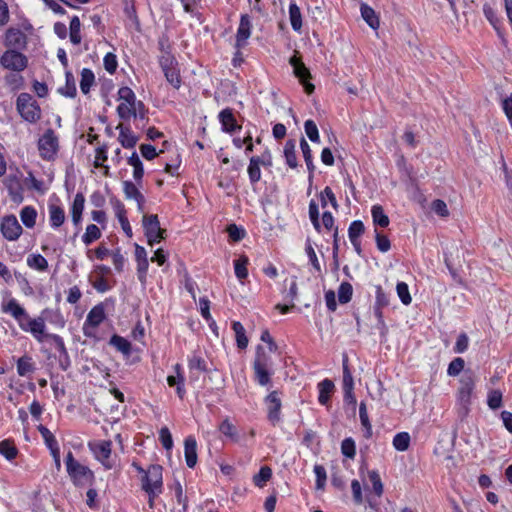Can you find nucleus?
Returning <instances> with one entry per match:
<instances>
[{
	"label": "nucleus",
	"instance_id": "nucleus-14",
	"mask_svg": "<svg viewBox=\"0 0 512 512\" xmlns=\"http://www.w3.org/2000/svg\"><path fill=\"white\" fill-rule=\"evenodd\" d=\"M267 409H268V418L269 420L275 424L280 419V410H281V399L278 395L277 391L271 392L265 399Z\"/></svg>",
	"mask_w": 512,
	"mask_h": 512
},
{
	"label": "nucleus",
	"instance_id": "nucleus-19",
	"mask_svg": "<svg viewBox=\"0 0 512 512\" xmlns=\"http://www.w3.org/2000/svg\"><path fill=\"white\" fill-rule=\"evenodd\" d=\"M67 472L75 483L79 484L83 481L89 480L92 477V472L79 462L67 468Z\"/></svg>",
	"mask_w": 512,
	"mask_h": 512
},
{
	"label": "nucleus",
	"instance_id": "nucleus-18",
	"mask_svg": "<svg viewBox=\"0 0 512 512\" xmlns=\"http://www.w3.org/2000/svg\"><path fill=\"white\" fill-rule=\"evenodd\" d=\"M184 455L187 466L193 468L197 463V442L192 436L184 441Z\"/></svg>",
	"mask_w": 512,
	"mask_h": 512
},
{
	"label": "nucleus",
	"instance_id": "nucleus-35",
	"mask_svg": "<svg viewBox=\"0 0 512 512\" xmlns=\"http://www.w3.org/2000/svg\"><path fill=\"white\" fill-rule=\"evenodd\" d=\"M249 260L246 256L242 255L234 261L235 275L239 280H243L248 276L247 265Z\"/></svg>",
	"mask_w": 512,
	"mask_h": 512
},
{
	"label": "nucleus",
	"instance_id": "nucleus-11",
	"mask_svg": "<svg viewBox=\"0 0 512 512\" xmlns=\"http://www.w3.org/2000/svg\"><path fill=\"white\" fill-rule=\"evenodd\" d=\"M0 228L3 236L10 241L16 240L22 232V227L14 215L3 217Z\"/></svg>",
	"mask_w": 512,
	"mask_h": 512
},
{
	"label": "nucleus",
	"instance_id": "nucleus-64",
	"mask_svg": "<svg viewBox=\"0 0 512 512\" xmlns=\"http://www.w3.org/2000/svg\"><path fill=\"white\" fill-rule=\"evenodd\" d=\"M432 210L441 217H446L449 214L446 203L440 199L433 201Z\"/></svg>",
	"mask_w": 512,
	"mask_h": 512
},
{
	"label": "nucleus",
	"instance_id": "nucleus-32",
	"mask_svg": "<svg viewBox=\"0 0 512 512\" xmlns=\"http://www.w3.org/2000/svg\"><path fill=\"white\" fill-rule=\"evenodd\" d=\"M232 329L236 336V342L239 349H245L248 345V338L245 335L244 326L238 322L234 321L232 323Z\"/></svg>",
	"mask_w": 512,
	"mask_h": 512
},
{
	"label": "nucleus",
	"instance_id": "nucleus-47",
	"mask_svg": "<svg viewBox=\"0 0 512 512\" xmlns=\"http://www.w3.org/2000/svg\"><path fill=\"white\" fill-rule=\"evenodd\" d=\"M353 293L352 285L348 282H344L340 285L338 290V298L340 303H348L351 300Z\"/></svg>",
	"mask_w": 512,
	"mask_h": 512
},
{
	"label": "nucleus",
	"instance_id": "nucleus-52",
	"mask_svg": "<svg viewBox=\"0 0 512 512\" xmlns=\"http://www.w3.org/2000/svg\"><path fill=\"white\" fill-rule=\"evenodd\" d=\"M304 129L307 137L312 142H318L319 141V131L318 128L313 120H307L304 123Z\"/></svg>",
	"mask_w": 512,
	"mask_h": 512
},
{
	"label": "nucleus",
	"instance_id": "nucleus-26",
	"mask_svg": "<svg viewBox=\"0 0 512 512\" xmlns=\"http://www.w3.org/2000/svg\"><path fill=\"white\" fill-rule=\"evenodd\" d=\"M295 148H296L295 140H288L285 143L284 156L286 159V163L290 168H296L298 165Z\"/></svg>",
	"mask_w": 512,
	"mask_h": 512
},
{
	"label": "nucleus",
	"instance_id": "nucleus-29",
	"mask_svg": "<svg viewBox=\"0 0 512 512\" xmlns=\"http://www.w3.org/2000/svg\"><path fill=\"white\" fill-rule=\"evenodd\" d=\"M49 217L52 227L57 228L60 227L65 220V212L64 210L56 205H51L49 207Z\"/></svg>",
	"mask_w": 512,
	"mask_h": 512
},
{
	"label": "nucleus",
	"instance_id": "nucleus-41",
	"mask_svg": "<svg viewBox=\"0 0 512 512\" xmlns=\"http://www.w3.org/2000/svg\"><path fill=\"white\" fill-rule=\"evenodd\" d=\"M289 17L291 26L294 30H300L302 26V19H301V13L299 7L292 3L289 6Z\"/></svg>",
	"mask_w": 512,
	"mask_h": 512
},
{
	"label": "nucleus",
	"instance_id": "nucleus-36",
	"mask_svg": "<svg viewBox=\"0 0 512 512\" xmlns=\"http://www.w3.org/2000/svg\"><path fill=\"white\" fill-rule=\"evenodd\" d=\"M110 344L125 355L131 352L130 342L119 335H113L110 339Z\"/></svg>",
	"mask_w": 512,
	"mask_h": 512
},
{
	"label": "nucleus",
	"instance_id": "nucleus-39",
	"mask_svg": "<svg viewBox=\"0 0 512 512\" xmlns=\"http://www.w3.org/2000/svg\"><path fill=\"white\" fill-rule=\"evenodd\" d=\"M0 454L11 461L17 456V448L10 440H3L0 442Z\"/></svg>",
	"mask_w": 512,
	"mask_h": 512
},
{
	"label": "nucleus",
	"instance_id": "nucleus-23",
	"mask_svg": "<svg viewBox=\"0 0 512 512\" xmlns=\"http://www.w3.org/2000/svg\"><path fill=\"white\" fill-rule=\"evenodd\" d=\"M117 129H119V141L124 148H133L138 138L131 132L128 127H124L123 125H118Z\"/></svg>",
	"mask_w": 512,
	"mask_h": 512
},
{
	"label": "nucleus",
	"instance_id": "nucleus-46",
	"mask_svg": "<svg viewBox=\"0 0 512 512\" xmlns=\"http://www.w3.org/2000/svg\"><path fill=\"white\" fill-rule=\"evenodd\" d=\"M272 470L268 466L261 467L258 474H256L253 478L254 484L258 487H263V485L271 478Z\"/></svg>",
	"mask_w": 512,
	"mask_h": 512
},
{
	"label": "nucleus",
	"instance_id": "nucleus-6",
	"mask_svg": "<svg viewBox=\"0 0 512 512\" xmlns=\"http://www.w3.org/2000/svg\"><path fill=\"white\" fill-rule=\"evenodd\" d=\"M143 227L148 244L153 246L166 237V230L160 227L157 215H149L143 217Z\"/></svg>",
	"mask_w": 512,
	"mask_h": 512
},
{
	"label": "nucleus",
	"instance_id": "nucleus-27",
	"mask_svg": "<svg viewBox=\"0 0 512 512\" xmlns=\"http://www.w3.org/2000/svg\"><path fill=\"white\" fill-rule=\"evenodd\" d=\"M361 15L373 30H377L379 28V19L376 16L375 11L367 4L361 5Z\"/></svg>",
	"mask_w": 512,
	"mask_h": 512
},
{
	"label": "nucleus",
	"instance_id": "nucleus-17",
	"mask_svg": "<svg viewBox=\"0 0 512 512\" xmlns=\"http://www.w3.org/2000/svg\"><path fill=\"white\" fill-rule=\"evenodd\" d=\"M219 121L224 132L233 133L237 129H241V126L237 124L233 111L230 108H226L219 113Z\"/></svg>",
	"mask_w": 512,
	"mask_h": 512
},
{
	"label": "nucleus",
	"instance_id": "nucleus-4",
	"mask_svg": "<svg viewBox=\"0 0 512 512\" xmlns=\"http://www.w3.org/2000/svg\"><path fill=\"white\" fill-rule=\"evenodd\" d=\"M271 365L270 357L264 352V349L261 346H258L256 358L253 363V369L255 379L261 386H265L270 382L271 373L269 372V368Z\"/></svg>",
	"mask_w": 512,
	"mask_h": 512
},
{
	"label": "nucleus",
	"instance_id": "nucleus-20",
	"mask_svg": "<svg viewBox=\"0 0 512 512\" xmlns=\"http://www.w3.org/2000/svg\"><path fill=\"white\" fill-rule=\"evenodd\" d=\"M334 383L330 379H324L318 384L319 397L318 401L321 405H327L331 394L334 391Z\"/></svg>",
	"mask_w": 512,
	"mask_h": 512
},
{
	"label": "nucleus",
	"instance_id": "nucleus-12",
	"mask_svg": "<svg viewBox=\"0 0 512 512\" xmlns=\"http://www.w3.org/2000/svg\"><path fill=\"white\" fill-rule=\"evenodd\" d=\"M290 64L293 67L294 74L301 83L304 85L305 91L308 94H311L314 91V85L307 83V79L310 78V72L304 65V63L297 58L296 56H293L290 58Z\"/></svg>",
	"mask_w": 512,
	"mask_h": 512
},
{
	"label": "nucleus",
	"instance_id": "nucleus-21",
	"mask_svg": "<svg viewBox=\"0 0 512 512\" xmlns=\"http://www.w3.org/2000/svg\"><path fill=\"white\" fill-rule=\"evenodd\" d=\"M174 369L177 373V376L170 375L167 377V383L170 387L176 386V392L179 396V398H183L185 395V389H184V378L180 374L181 366L180 364H176L174 366Z\"/></svg>",
	"mask_w": 512,
	"mask_h": 512
},
{
	"label": "nucleus",
	"instance_id": "nucleus-16",
	"mask_svg": "<svg viewBox=\"0 0 512 512\" xmlns=\"http://www.w3.org/2000/svg\"><path fill=\"white\" fill-rule=\"evenodd\" d=\"M16 108L24 120L32 122V96L29 93H21L18 96Z\"/></svg>",
	"mask_w": 512,
	"mask_h": 512
},
{
	"label": "nucleus",
	"instance_id": "nucleus-54",
	"mask_svg": "<svg viewBox=\"0 0 512 512\" xmlns=\"http://www.w3.org/2000/svg\"><path fill=\"white\" fill-rule=\"evenodd\" d=\"M309 217L317 231H320V222H319V209L318 205L314 200H311L309 203Z\"/></svg>",
	"mask_w": 512,
	"mask_h": 512
},
{
	"label": "nucleus",
	"instance_id": "nucleus-60",
	"mask_svg": "<svg viewBox=\"0 0 512 512\" xmlns=\"http://www.w3.org/2000/svg\"><path fill=\"white\" fill-rule=\"evenodd\" d=\"M375 238H376L377 248L381 252H387L390 249L391 244H390V240L387 238V236H385V235L381 234L380 232H378L377 230H375Z\"/></svg>",
	"mask_w": 512,
	"mask_h": 512
},
{
	"label": "nucleus",
	"instance_id": "nucleus-7",
	"mask_svg": "<svg viewBox=\"0 0 512 512\" xmlns=\"http://www.w3.org/2000/svg\"><path fill=\"white\" fill-rule=\"evenodd\" d=\"M118 97L121 103L117 107L118 116L123 120H128L131 117V112L134 110L136 103V96L133 90L127 86L121 87L118 91Z\"/></svg>",
	"mask_w": 512,
	"mask_h": 512
},
{
	"label": "nucleus",
	"instance_id": "nucleus-42",
	"mask_svg": "<svg viewBox=\"0 0 512 512\" xmlns=\"http://www.w3.org/2000/svg\"><path fill=\"white\" fill-rule=\"evenodd\" d=\"M101 237V231L95 224H90L86 228L82 240L86 245H90L95 240Z\"/></svg>",
	"mask_w": 512,
	"mask_h": 512
},
{
	"label": "nucleus",
	"instance_id": "nucleus-5",
	"mask_svg": "<svg viewBox=\"0 0 512 512\" xmlns=\"http://www.w3.org/2000/svg\"><path fill=\"white\" fill-rule=\"evenodd\" d=\"M475 379L476 376L471 370L465 371L460 379L457 399L465 414L468 412L469 405L471 404V396L475 387Z\"/></svg>",
	"mask_w": 512,
	"mask_h": 512
},
{
	"label": "nucleus",
	"instance_id": "nucleus-56",
	"mask_svg": "<svg viewBox=\"0 0 512 512\" xmlns=\"http://www.w3.org/2000/svg\"><path fill=\"white\" fill-rule=\"evenodd\" d=\"M341 451L348 458H354L356 454L355 442L351 438H346L341 443Z\"/></svg>",
	"mask_w": 512,
	"mask_h": 512
},
{
	"label": "nucleus",
	"instance_id": "nucleus-44",
	"mask_svg": "<svg viewBox=\"0 0 512 512\" xmlns=\"http://www.w3.org/2000/svg\"><path fill=\"white\" fill-rule=\"evenodd\" d=\"M343 390L354 389V381L348 366V357L343 358Z\"/></svg>",
	"mask_w": 512,
	"mask_h": 512
},
{
	"label": "nucleus",
	"instance_id": "nucleus-50",
	"mask_svg": "<svg viewBox=\"0 0 512 512\" xmlns=\"http://www.w3.org/2000/svg\"><path fill=\"white\" fill-rule=\"evenodd\" d=\"M488 406L496 410L502 406V392L500 390H492L488 394L487 399Z\"/></svg>",
	"mask_w": 512,
	"mask_h": 512
},
{
	"label": "nucleus",
	"instance_id": "nucleus-34",
	"mask_svg": "<svg viewBox=\"0 0 512 512\" xmlns=\"http://www.w3.org/2000/svg\"><path fill=\"white\" fill-rule=\"evenodd\" d=\"M373 222L380 227H387L389 225V218L384 213L382 206L374 205L371 210Z\"/></svg>",
	"mask_w": 512,
	"mask_h": 512
},
{
	"label": "nucleus",
	"instance_id": "nucleus-8",
	"mask_svg": "<svg viewBox=\"0 0 512 512\" xmlns=\"http://www.w3.org/2000/svg\"><path fill=\"white\" fill-rule=\"evenodd\" d=\"M142 489L151 491L154 495L156 492H162V467L159 465H151L142 478Z\"/></svg>",
	"mask_w": 512,
	"mask_h": 512
},
{
	"label": "nucleus",
	"instance_id": "nucleus-15",
	"mask_svg": "<svg viewBox=\"0 0 512 512\" xmlns=\"http://www.w3.org/2000/svg\"><path fill=\"white\" fill-rule=\"evenodd\" d=\"M4 185L7 188L11 199L14 202L20 203L23 200V188L20 179L16 175H9L4 180Z\"/></svg>",
	"mask_w": 512,
	"mask_h": 512
},
{
	"label": "nucleus",
	"instance_id": "nucleus-48",
	"mask_svg": "<svg viewBox=\"0 0 512 512\" xmlns=\"http://www.w3.org/2000/svg\"><path fill=\"white\" fill-rule=\"evenodd\" d=\"M365 228L364 224L360 220L353 221L348 229L349 239L350 241H354L355 239H359V237L363 234Z\"/></svg>",
	"mask_w": 512,
	"mask_h": 512
},
{
	"label": "nucleus",
	"instance_id": "nucleus-2",
	"mask_svg": "<svg viewBox=\"0 0 512 512\" xmlns=\"http://www.w3.org/2000/svg\"><path fill=\"white\" fill-rule=\"evenodd\" d=\"M37 148L39 156L48 162L56 160L60 144L59 138L55 131L51 128L45 130V132L39 137L37 141Z\"/></svg>",
	"mask_w": 512,
	"mask_h": 512
},
{
	"label": "nucleus",
	"instance_id": "nucleus-37",
	"mask_svg": "<svg viewBox=\"0 0 512 512\" xmlns=\"http://www.w3.org/2000/svg\"><path fill=\"white\" fill-rule=\"evenodd\" d=\"M300 147H301V150H302L303 157H304V160L306 162L307 168H308V170L310 172L309 178H312L315 166L313 164L312 153H311L310 146H309V144L307 143V141L304 138H301Z\"/></svg>",
	"mask_w": 512,
	"mask_h": 512
},
{
	"label": "nucleus",
	"instance_id": "nucleus-28",
	"mask_svg": "<svg viewBox=\"0 0 512 512\" xmlns=\"http://www.w3.org/2000/svg\"><path fill=\"white\" fill-rule=\"evenodd\" d=\"M105 318L104 308L100 305L93 307L87 315L86 323L97 327Z\"/></svg>",
	"mask_w": 512,
	"mask_h": 512
},
{
	"label": "nucleus",
	"instance_id": "nucleus-57",
	"mask_svg": "<svg viewBox=\"0 0 512 512\" xmlns=\"http://www.w3.org/2000/svg\"><path fill=\"white\" fill-rule=\"evenodd\" d=\"M314 473L316 475V488L323 489L327 479L325 468L322 465H315Z\"/></svg>",
	"mask_w": 512,
	"mask_h": 512
},
{
	"label": "nucleus",
	"instance_id": "nucleus-25",
	"mask_svg": "<svg viewBox=\"0 0 512 512\" xmlns=\"http://www.w3.org/2000/svg\"><path fill=\"white\" fill-rule=\"evenodd\" d=\"M219 431L233 442H238L240 440V436L235 425L228 418L221 422L219 425Z\"/></svg>",
	"mask_w": 512,
	"mask_h": 512
},
{
	"label": "nucleus",
	"instance_id": "nucleus-24",
	"mask_svg": "<svg viewBox=\"0 0 512 512\" xmlns=\"http://www.w3.org/2000/svg\"><path fill=\"white\" fill-rule=\"evenodd\" d=\"M66 83L64 87L59 88V93L70 98H74L77 94L75 79L70 71L65 73Z\"/></svg>",
	"mask_w": 512,
	"mask_h": 512
},
{
	"label": "nucleus",
	"instance_id": "nucleus-38",
	"mask_svg": "<svg viewBox=\"0 0 512 512\" xmlns=\"http://www.w3.org/2000/svg\"><path fill=\"white\" fill-rule=\"evenodd\" d=\"M410 435L407 432L397 433L393 438V446L398 451H406L409 448Z\"/></svg>",
	"mask_w": 512,
	"mask_h": 512
},
{
	"label": "nucleus",
	"instance_id": "nucleus-53",
	"mask_svg": "<svg viewBox=\"0 0 512 512\" xmlns=\"http://www.w3.org/2000/svg\"><path fill=\"white\" fill-rule=\"evenodd\" d=\"M398 297L404 305L411 303L412 299L409 293L408 285L405 282H399L396 286Z\"/></svg>",
	"mask_w": 512,
	"mask_h": 512
},
{
	"label": "nucleus",
	"instance_id": "nucleus-33",
	"mask_svg": "<svg viewBox=\"0 0 512 512\" xmlns=\"http://www.w3.org/2000/svg\"><path fill=\"white\" fill-rule=\"evenodd\" d=\"M128 164L133 167L134 179L136 181H140L144 175V169L142 161L136 152H133V154L128 158Z\"/></svg>",
	"mask_w": 512,
	"mask_h": 512
},
{
	"label": "nucleus",
	"instance_id": "nucleus-1",
	"mask_svg": "<svg viewBox=\"0 0 512 512\" xmlns=\"http://www.w3.org/2000/svg\"><path fill=\"white\" fill-rule=\"evenodd\" d=\"M54 318L59 319L58 313L53 310H45L41 316L34 319V334H38L37 338L39 341L47 339L55 345V348L59 352H65V346L62 339L57 335L49 334L45 331V321H52Z\"/></svg>",
	"mask_w": 512,
	"mask_h": 512
},
{
	"label": "nucleus",
	"instance_id": "nucleus-45",
	"mask_svg": "<svg viewBox=\"0 0 512 512\" xmlns=\"http://www.w3.org/2000/svg\"><path fill=\"white\" fill-rule=\"evenodd\" d=\"M158 61H159V65H160L162 71L171 69L178 65L177 60L169 51H165V54H161L159 56Z\"/></svg>",
	"mask_w": 512,
	"mask_h": 512
},
{
	"label": "nucleus",
	"instance_id": "nucleus-61",
	"mask_svg": "<svg viewBox=\"0 0 512 512\" xmlns=\"http://www.w3.org/2000/svg\"><path fill=\"white\" fill-rule=\"evenodd\" d=\"M189 368L192 370L194 369V370H198L200 372H204V371H206V362L202 357L193 355L189 359Z\"/></svg>",
	"mask_w": 512,
	"mask_h": 512
},
{
	"label": "nucleus",
	"instance_id": "nucleus-51",
	"mask_svg": "<svg viewBox=\"0 0 512 512\" xmlns=\"http://www.w3.org/2000/svg\"><path fill=\"white\" fill-rule=\"evenodd\" d=\"M368 478L370 482L372 483L373 490L377 496H381L383 493V484L380 478V475L377 471H369L368 472Z\"/></svg>",
	"mask_w": 512,
	"mask_h": 512
},
{
	"label": "nucleus",
	"instance_id": "nucleus-31",
	"mask_svg": "<svg viewBox=\"0 0 512 512\" xmlns=\"http://www.w3.org/2000/svg\"><path fill=\"white\" fill-rule=\"evenodd\" d=\"M248 175L251 183H257L261 179L260 157L253 156L250 158L248 166Z\"/></svg>",
	"mask_w": 512,
	"mask_h": 512
},
{
	"label": "nucleus",
	"instance_id": "nucleus-30",
	"mask_svg": "<svg viewBox=\"0 0 512 512\" xmlns=\"http://www.w3.org/2000/svg\"><path fill=\"white\" fill-rule=\"evenodd\" d=\"M95 76L94 73L87 68L81 71L80 89L83 94H88L90 88L94 85Z\"/></svg>",
	"mask_w": 512,
	"mask_h": 512
},
{
	"label": "nucleus",
	"instance_id": "nucleus-55",
	"mask_svg": "<svg viewBox=\"0 0 512 512\" xmlns=\"http://www.w3.org/2000/svg\"><path fill=\"white\" fill-rule=\"evenodd\" d=\"M465 362L462 358L457 357L452 360L448 366L447 373L449 376H457L464 369Z\"/></svg>",
	"mask_w": 512,
	"mask_h": 512
},
{
	"label": "nucleus",
	"instance_id": "nucleus-3",
	"mask_svg": "<svg viewBox=\"0 0 512 512\" xmlns=\"http://www.w3.org/2000/svg\"><path fill=\"white\" fill-rule=\"evenodd\" d=\"M1 310L3 313L11 315L24 331L32 332V319L17 300L12 298L3 302Z\"/></svg>",
	"mask_w": 512,
	"mask_h": 512
},
{
	"label": "nucleus",
	"instance_id": "nucleus-40",
	"mask_svg": "<svg viewBox=\"0 0 512 512\" xmlns=\"http://www.w3.org/2000/svg\"><path fill=\"white\" fill-rule=\"evenodd\" d=\"M359 417L362 426L365 428V437L369 438L372 435V425L370 423L367 408L364 402L360 403L359 406Z\"/></svg>",
	"mask_w": 512,
	"mask_h": 512
},
{
	"label": "nucleus",
	"instance_id": "nucleus-13",
	"mask_svg": "<svg viewBox=\"0 0 512 512\" xmlns=\"http://www.w3.org/2000/svg\"><path fill=\"white\" fill-rule=\"evenodd\" d=\"M3 67L15 71L22 70L26 66V58L14 50L6 51L0 60Z\"/></svg>",
	"mask_w": 512,
	"mask_h": 512
},
{
	"label": "nucleus",
	"instance_id": "nucleus-10",
	"mask_svg": "<svg viewBox=\"0 0 512 512\" xmlns=\"http://www.w3.org/2000/svg\"><path fill=\"white\" fill-rule=\"evenodd\" d=\"M89 447L97 460H99L107 469L112 468V464L110 462L111 455V441L100 440L89 443Z\"/></svg>",
	"mask_w": 512,
	"mask_h": 512
},
{
	"label": "nucleus",
	"instance_id": "nucleus-9",
	"mask_svg": "<svg viewBox=\"0 0 512 512\" xmlns=\"http://www.w3.org/2000/svg\"><path fill=\"white\" fill-rule=\"evenodd\" d=\"M37 430L41 434L44 444L49 449L56 467L59 469L61 466L60 460V449L58 441L56 440L55 435L44 425L40 424L37 426Z\"/></svg>",
	"mask_w": 512,
	"mask_h": 512
},
{
	"label": "nucleus",
	"instance_id": "nucleus-59",
	"mask_svg": "<svg viewBox=\"0 0 512 512\" xmlns=\"http://www.w3.org/2000/svg\"><path fill=\"white\" fill-rule=\"evenodd\" d=\"M160 441L166 450H170L173 447L172 435L167 427H162L160 430Z\"/></svg>",
	"mask_w": 512,
	"mask_h": 512
},
{
	"label": "nucleus",
	"instance_id": "nucleus-58",
	"mask_svg": "<svg viewBox=\"0 0 512 512\" xmlns=\"http://www.w3.org/2000/svg\"><path fill=\"white\" fill-rule=\"evenodd\" d=\"M227 233L230 239L235 242L242 240L245 236V231L235 224H230L227 227Z\"/></svg>",
	"mask_w": 512,
	"mask_h": 512
},
{
	"label": "nucleus",
	"instance_id": "nucleus-22",
	"mask_svg": "<svg viewBox=\"0 0 512 512\" xmlns=\"http://www.w3.org/2000/svg\"><path fill=\"white\" fill-rule=\"evenodd\" d=\"M123 191L128 199H134L137 201L139 209H142V205L144 203V196L141 194L139 189L136 187L134 183L131 181L123 182Z\"/></svg>",
	"mask_w": 512,
	"mask_h": 512
},
{
	"label": "nucleus",
	"instance_id": "nucleus-49",
	"mask_svg": "<svg viewBox=\"0 0 512 512\" xmlns=\"http://www.w3.org/2000/svg\"><path fill=\"white\" fill-rule=\"evenodd\" d=\"M117 217L125 234L128 237H132V229L127 217L125 216L124 207L121 204L118 205Z\"/></svg>",
	"mask_w": 512,
	"mask_h": 512
},
{
	"label": "nucleus",
	"instance_id": "nucleus-63",
	"mask_svg": "<svg viewBox=\"0 0 512 512\" xmlns=\"http://www.w3.org/2000/svg\"><path fill=\"white\" fill-rule=\"evenodd\" d=\"M31 369L32 364L30 363V358L23 357L18 360L17 370L21 376L27 375L31 371Z\"/></svg>",
	"mask_w": 512,
	"mask_h": 512
},
{
	"label": "nucleus",
	"instance_id": "nucleus-62",
	"mask_svg": "<svg viewBox=\"0 0 512 512\" xmlns=\"http://www.w3.org/2000/svg\"><path fill=\"white\" fill-rule=\"evenodd\" d=\"M389 295H387L383 289L381 288V286H377L376 287V301H375V306H378V307H386L389 305Z\"/></svg>",
	"mask_w": 512,
	"mask_h": 512
},
{
	"label": "nucleus",
	"instance_id": "nucleus-43",
	"mask_svg": "<svg viewBox=\"0 0 512 512\" xmlns=\"http://www.w3.org/2000/svg\"><path fill=\"white\" fill-rule=\"evenodd\" d=\"M165 78L174 88L178 89L181 86L180 73L177 66L163 71Z\"/></svg>",
	"mask_w": 512,
	"mask_h": 512
}]
</instances>
